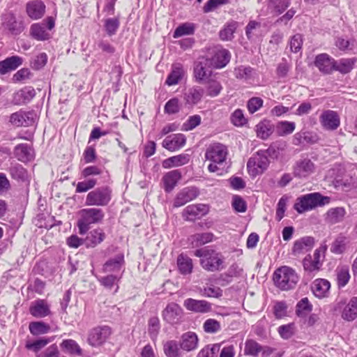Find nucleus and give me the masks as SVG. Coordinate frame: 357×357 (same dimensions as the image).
I'll use <instances>...</instances> for the list:
<instances>
[{"label":"nucleus","mask_w":357,"mask_h":357,"mask_svg":"<svg viewBox=\"0 0 357 357\" xmlns=\"http://www.w3.org/2000/svg\"><path fill=\"white\" fill-rule=\"evenodd\" d=\"M227 155V149L225 145L220 143L211 144L205 153L206 160L211 162L208 166V171L218 172V174H222L226 171L229 167Z\"/></svg>","instance_id":"nucleus-1"},{"label":"nucleus","mask_w":357,"mask_h":357,"mask_svg":"<svg viewBox=\"0 0 357 357\" xmlns=\"http://www.w3.org/2000/svg\"><path fill=\"white\" fill-rule=\"evenodd\" d=\"M195 255L200 258L202 267L207 271H218L225 268L224 257L220 252L205 247L195 251Z\"/></svg>","instance_id":"nucleus-2"},{"label":"nucleus","mask_w":357,"mask_h":357,"mask_svg":"<svg viewBox=\"0 0 357 357\" xmlns=\"http://www.w3.org/2000/svg\"><path fill=\"white\" fill-rule=\"evenodd\" d=\"M299 278L296 271L287 266L277 268L273 276L274 284L282 291H288L294 289Z\"/></svg>","instance_id":"nucleus-3"},{"label":"nucleus","mask_w":357,"mask_h":357,"mask_svg":"<svg viewBox=\"0 0 357 357\" xmlns=\"http://www.w3.org/2000/svg\"><path fill=\"white\" fill-rule=\"evenodd\" d=\"M104 216V211L99 208H87L80 210L77 220L79 234H86L90 229V225L101 222Z\"/></svg>","instance_id":"nucleus-4"},{"label":"nucleus","mask_w":357,"mask_h":357,"mask_svg":"<svg viewBox=\"0 0 357 357\" xmlns=\"http://www.w3.org/2000/svg\"><path fill=\"white\" fill-rule=\"evenodd\" d=\"M330 202L329 197L322 196L319 192H313L298 198L297 202L294 204V208L298 213H302L317 206L328 204Z\"/></svg>","instance_id":"nucleus-5"},{"label":"nucleus","mask_w":357,"mask_h":357,"mask_svg":"<svg viewBox=\"0 0 357 357\" xmlns=\"http://www.w3.org/2000/svg\"><path fill=\"white\" fill-rule=\"evenodd\" d=\"M112 190L109 186L105 185L90 191L85 200L86 206H106L112 200Z\"/></svg>","instance_id":"nucleus-6"},{"label":"nucleus","mask_w":357,"mask_h":357,"mask_svg":"<svg viewBox=\"0 0 357 357\" xmlns=\"http://www.w3.org/2000/svg\"><path fill=\"white\" fill-rule=\"evenodd\" d=\"M269 163V160L265 152L260 150L249 159L247 162V169L251 176L255 177L262 174L267 169Z\"/></svg>","instance_id":"nucleus-7"},{"label":"nucleus","mask_w":357,"mask_h":357,"mask_svg":"<svg viewBox=\"0 0 357 357\" xmlns=\"http://www.w3.org/2000/svg\"><path fill=\"white\" fill-rule=\"evenodd\" d=\"M335 312H342V318L347 321H352L357 318V297H352L346 303L344 301L337 302L334 306Z\"/></svg>","instance_id":"nucleus-8"},{"label":"nucleus","mask_w":357,"mask_h":357,"mask_svg":"<svg viewBox=\"0 0 357 357\" xmlns=\"http://www.w3.org/2000/svg\"><path fill=\"white\" fill-rule=\"evenodd\" d=\"M205 59L208 60L209 66H211L212 68H222L229 61L230 54L225 49L215 47L211 50Z\"/></svg>","instance_id":"nucleus-9"},{"label":"nucleus","mask_w":357,"mask_h":357,"mask_svg":"<svg viewBox=\"0 0 357 357\" xmlns=\"http://www.w3.org/2000/svg\"><path fill=\"white\" fill-rule=\"evenodd\" d=\"M315 165L307 158H301L292 167V174L295 178L305 179L314 172Z\"/></svg>","instance_id":"nucleus-10"},{"label":"nucleus","mask_w":357,"mask_h":357,"mask_svg":"<svg viewBox=\"0 0 357 357\" xmlns=\"http://www.w3.org/2000/svg\"><path fill=\"white\" fill-rule=\"evenodd\" d=\"M322 128L327 131H334L340 126V117L336 111L323 110L319 117Z\"/></svg>","instance_id":"nucleus-11"},{"label":"nucleus","mask_w":357,"mask_h":357,"mask_svg":"<svg viewBox=\"0 0 357 357\" xmlns=\"http://www.w3.org/2000/svg\"><path fill=\"white\" fill-rule=\"evenodd\" d=\"M111 333V328L107 326L95 327L89 332L87 342L92 347L100 346L108 339Z\"/></svg>","instance_id":"nucleus-12"},{"label":"nucleus","mask_w":357,"mask_h":357,"mask_svg":"<svg viewBox=\"0 0 357 357\" xmlns=\"http://www.w3.org/2000/svg\"><path fill=\"white\" fill-rule=\"evenodd\" d=\"M37 119L36 114L33 111L25 112L20 110L12 114L10 116V122L12 125L20 126H32Z\"/></svg>","instance_id":"nucleus-13"},{"label":"nucleus","mask_w":357,"mask_h":357,"mask_svg":"<svg viewBox=\"0 0 357 357\" xmlns=\"http://www.w3.org/2000/svg\"><path fill=\"white\" fill-rule=\"evenodd\" d=\"M208 205L204 204H190L182 212V216L186 221H195L208 213Z\"/></svg>","instance_id":"nucleus-14"},{"label":"nucleus","mask_w":357,"mask_h":357,"mask_svg":"<svg viewBox=\"0 0 357 357\" xmlns=\"http://www.w3.org/2000/svg\"><path fill=\"white\" fill-rule=\"evenodd\" d=\"M199 195V190L197 188L194 186L185 187L176 194L174 200L173 206L174 208L182 206L188 202L196 199Z\"/></svg>","instance_id":"nucleus-15"},{"label":"nucleus","mask_w":357,"mask_h":357,"mask_svg":"<svg viewBox=\"0 0 357 357\" xmlns=\"http://www.w3.org/2000/svg\"><path fill=\"white\" fill-rule=\"evenodd\" d=\"M162 317L170 324H178L182 319L183 310L178 304L171 303L162 311Z\"/></svg>","instance_id":"nucleus-16"},{"label":"nucleus","mask_w":357,"mask_h":357,"mask_svg":"<svg viewBox=\"0 0 357 357\" xmlns=\"http://www.w3.org/2000/svg\"><path fill=\"white\" fill-rule=\"evenodd\" d=\"M211 66L204 57L196 62L194 67V76L199 82H206L211 76Z\"/></svg>","instance_id":"nucleus-17"},{"label":"nucleus","mask_w":357,"mask_h":357,"mask_svg":"<svg viewBox=\"0 0 357 357\" xmlns=\"http://www.w3.org/2000/svg\"><path fill=\"white\" fill-rule=\"evenodd\" d=\"M184 307L196 313H207L212 310L211 304L205 300L187 298L183 302Z\"/></svg>","instance_id":"nucleus-18"},{"label":"nucleus","mask_w":357,"mask_h":357,"mask_svg":"<svg viewBox=\"0 0 357 357\" xmlns=\"http://www.w3.org/2000/svg\"><path fill=\"white\" fill-rule=\"evenodd\" d=\"M46 6L40 0L29 1L26 4V12L27 15L33 20L42 18L45 13Z\"/></svg>","instance_id":"nucleus-19"},{"label":"nucleus","mask_w":357,"mask_h":357,"mask_svg":"<svg viewBox=\"0 0 357 357\" xmlns=\"http://www.w3.org/2000/svg\"><path fill=\"white\" fill-rule=\"evenodd\" d=\"M186 142L183 134L177 133L169 135L162 141V146L169 151H176L182 148Z\"/></svg>","instance_id":"nucleus-20"},{"label":"nucleus","mask_w":357,"mask_h":357,"mask_svg":"<svg viewBox=\"0 0 357 357\" xmlns=\"http://www.w3.org/2000/svg\"><path fill=\"white\" fill-rule=\"evenodd\" d=\"M287 143L283 140H278L273 142L269 147L264 151L267 157L273 160L282 159L286 154Z\"/></svg>","instance_id":"nucleus-21"},{"label":"nucleus","mask_w":357,"mask_h":357,"mask_svg":"<svg viewBox=\"0 0 357 357\" xmlns=\"http://www.w3.org/2000/svg\"><path fill=\"white\" fill-rule=\"evenodd\" d=\"M347 214L346 209L342 206L329 208L324 215V221L328 225H335L342 222Z\"/></svg>","instance_id":"nucleus-22"},{"label":"nucleus","mask_w":357,"mask_h":357,"mask_svg":"<svg viewBox=\"0 0 357 357\" xmlns=\"http://www.w3.org/2000/svg\"><path fill=\"white\" fill-rule=\"evenodd\" d=\"M30 314L36 318H43L50 314V305L47 301L38 299L33 302L29 307Z\"/></svg>","instance_id":"nucleus-23"},{"label":"nucleus","mask_w":357,"mask_h":357,"mask_svg":"<svg viewBox=\"0 0 357 357\" xmlns=\"http://www.w3.org/2000/svg\"><path fill=\"white\" fill-rule=\"evenodd\" d=\"M15 158L22 162L31 161L34 158V150L31 145L27 144H20L14 149Z\"/></svg>","instance_id":"nucleus-24"},{"label":"nucleus","mask_w":357,"mask_h":357,"mask_svg":"<svg viewBox=\"0 0 357 357\" xmlns=\"http://www.w3.org/2000/svg\"><path fill=\"white\" fill-rule=\"evenodd\" d=\"M330 288V282L322 278L316 279L311 286L313 294L319 298L327 297L329 294Z\"/></svg>","instance_id":"nucleus-25"},{"label":"nucleus","mask_w":357,"mask_h":357,"mask_svg":"<svg viewBox=\"0 0 357 357\" xmlns=\"http://www.w3.org/2000/svg\"><path fill=\"white\" fill-rule=\"evenodd\" d=\"M198 341L197 334L194 332L188 331L181 335L180 347L183 351H191L197 348Z\"/></svg>","instance_id":"nucleus-26"},{"label":"nucleus","mask_w":357,"mask_h":357,"mask_svg":"<svg viewBox=\"0 0 357 357\" xmlns=\"http://www.w3.org/2000/svg\"><path fill=\"white\" fill-rule=\"evenodd\" d=\"M3 24L13 35L15 36L20 34L24 29L23 20H17L12 13L6 15Z\"/></svg>","instance_id":"nucleus-27"},{"label":"nucleus","mask_w":357,"mask_h":357,"mask_svg":"<svg viewBox=\"0 0 357 357\" xmlns=\"http://www.w3.org/2000/svg\"><path fill=\"white\" fill-rule=\"evenodd\" d=\"M314 65L321 72L329 74L334 70V59L327 54H320L316 56Z\"/></svg>","instance_id":"nucleus-28"},{"label":"nucleus","mask_w":357,"mask_h":357,"mask_svg":"<svg viewBox=\"0 0 357 357\" xmlns=\"http://www.w3.org/2000/svg\"><path fill=\"white\" fill-rule=\"evenodd\" d=\"M275 126L271 121L263 119L255 126V132L257 137L261 139H267L274 132Z\"/></svg>","instance_id":"nucleus-29"},{"label":"nucleus","mask_w":357,"mask_h":357,"mask_svg":"<svg viewBox=\"0 0 357 357\" xmlns=\"http://www.w3.org/2000/svg\"><path fill=\"white\" fill-rule=\"evenodd\" d=\"M105 236L102 229L96 228L87 233L84 243L87 248H95L105 240Z\"/></svg>","instance_id":"nucleus-30"},{"label":"nucleus","mask_w":357,"mask_h":357,"mask_svg":"<svg viewBox=\"0 0 357 357\" xmlns=\"http://www.w3.org/2000/svg\"><path fill=\"white\" fill-rule=\"evenodd\" d=\"M314 244V238L305 236L294 242L292 248L294 255H299L310 250Z\"/></svg>","instance_id":"nucleus-31"},{"label":"nucleus","mask_w":357,"mask_h":357,"mask_svg":"<svg viewBox=\"0 0 357 357\" xmlns=\"http://www.w3.org/2000/svg\"><path fill=\"white\" fill-rule=\"evenodd\" d=\"M204 90L200 86H194L190 88L184 93V100L185 104L188 105H195L199 102L204 96Z\"/></svg>","instance_id":"nucleus-32"},{"label":"nucleus","mask_w":357,"mask_h":357,"mask_svg":"<svg viewBox=\"0 0 357 357\" xmlns=\"http://www.w3.org/2000/svg\"><path fill=\"white\" fill-rule=\"evenodd\" d=\"M22 59L18 56H12L0 61V74L5 75L17 68L22 63Z\"/></svg>","instance_id":"nucleus-33"},{"label":"nucleus","mask_w":357,"mask_h":357,"mask_svg":"<svg viewBox=\"0 0 357 357\" xmlns=\"http://www.w3.org/2000/svg\"><path fill=\"white\" fill-rule=\"evenodd\" d=\"M181 178V173L178 169L167 172L162 178L165 191L166 192L172 191Z\"/></svg>","instance_id":"nucleus-34"},{"label":"nucleus","mask_w":357,"mask_h":357,"mask_svg":"<svg viewBox=\"0 0 357 357\" xmlns=\"http://www.w3.org/2000/svg\"><path fill=\"white\" fill-rule=\"evenodd\" d=\"M185 75V70L181 63H174L165 83L168 86L177 84Z\"/></svg>","instance_id":"nucleus-35"},{"label":"nucleus","mask_w":357,"mask_h":357,"mask_svg":"<svg viewBox=\"0 0 357 357\" xmlns=\"http://www.w3.org/2000/svg\"><path fill=\"white\" fill-rule=\"evenodd\" d=\"M36 95L32 87H25L14 94L13 102L16 105H22L29 102Z\"/></svg>","instance_id":"nucleus-36"},{"label":"nucleus","mask_w":357,"mask_h":357,"mask_svg":"<svg viewBox=\"0 0 357 357\" xmlns=\"http://www.w3.org/2000/svg\"><path fill=\"white\" fill-rule=\"evenodd\" d=\"M176 264L178 270L181 275H190L192 272V260L186 255L183 253L179 255L177 257Z\"/></svg>","instance_id":"nucleus-37"},{"label":"nucleus","mask_w":357,"mask_h":357,"mask_svg":"<svg viewBox=\"0 0 357 357\" xmlns=\"http://www.w3.org/2000/svg\"><path fill=\"white\" fill-rule=\"evenodd\" d=\"M189 160V155L182 153L164 160L162 161V167L165 169H169L174 167H180L186 165Z\"/></svg>","instance_id":"nucleus-38"},{"label":"nucleus","mask_w":357,"mask_h":357,"mask_svg":"<svg viewBox=\"0 0 357 357\" xmlns=\"http://www.w3.org/2000/svg\"><path fill=\"white\" fill-rule=\"evenodd\" d=\"M31 36L37 40H46L50 38V33L45 29V24L36 23L30 27Z\"/></svg>","instance_id":"nucleus-39"},{"label":"nucleus","mask_w":357,"mask_h":357,"mask_svg":"<svg viewBox=\"0 0 357 357\" xmlns=\"http://www.w3.org/2000/svg\"><path fill=\"white\" fill-rule=\"evenodd\" d=\"M181 349L176 340H168L163 344V351L167 357H182Z\"/></svg>","instance_id":"nucleus-40"},{"label":"nucleus","mask_w":357,"mask_h":357,"mask_svg":"<svg viewBox=\"0 0 357 357\" xmlns=\"http://www.w3.org/2000/svg\"><path fill=\"white\" fill-rule=\"evenodd\" d=\"M124 263V256L123 254H119L113 259H111L105 262L103 266V271L105 272H116L121 269L122 265Z\"/></svg>","instance_id":"nucleus-41"},{"label":"nucleus","mask_w":357,"mask_h":357,"mask_svg":"<svg viewBox=\"0 0 357 357\" xmlns=\"http://www.w3.org/2000/svg\"><path fill=\"white\" fill-rule=\"evenodd\" d=\"M356 62V58L342 59L339 61L334 60V70L346 74L349 73Z\"/></svg>","instance_id":"nucleus-42"},{"label":"nucleus","mask_w":357,"mask_h":357,"mask_svg":"<svg viewBox=\"0 0 357 357\" xmlns=\"http://www.w3.org/2000/svg\"><path fill=\"white\" fill-rule=\"evenodd\" d=\"M62 350L71 355L81 356L82 350L79 344L74 340H64L60 344Z\"/></svg>","instance_id":"nucleus-43"},{"label":"nucleus","mask_w":357,"mask_h":357,"mask_svg":"<svg viewBox=\"0 0 357 357\" xmlns=\"http://www.w3.org/2000/svg\"><path fill=\"white\" fill-rule=\"evenodd\" d=\"M9 172L13 179L21 181L28 180L29 176L27 171L18 163L11 164L9 168Z\"/></svg>","instance_id":"nucleus-44"},{"label":"nucleus","mask_w":357,"mask_h":357,"mask_svg":"<svg viewBox=\"0 0 357 357\" xmlns=\"http://www.w3.org/2000/svg\"><path fill=\"white\" fill-rule=\"evenodd\" d=\"M160 331V322L158 317L153 316L148 321V333L152 341L157 340Z\"/></svg>","instance_id":"nucleus-45"},{"label":"nucleus","mask_w":357,"mask_h":357,"mask_svg":"<svg viewBox=\"0 0 357 357\" xmlns=\"http://www.w3.org/2000/svg\"><path fill=\"white\" fill-rule=\"evenodd\" d=\"M195 24L190 22H185L180 24L173 33L174 38H178L184 36L192 35L195 33Z\"/></svg>","instance_id":"nucleus-46"},{"label":"nucleus","mask_w":357,"mask_h":357,"mask_svg":"<svg viewBox=\"0 0 357 357\" xmlns=\"http://www.w3.org/2000/svg\"><path fill=\"white\" fill-rule=\"evenodd\" d=\"M30 333L35 336L47 333L50 331L49 324L43 321H33L29 325Z\"/></svg>","instance_id":"nucleus-47"},{"label":"nucleus","mask_w":357,"mask_h":357,"mask_svg":"<svg viewBox=\"0 0 357 357\" xmlns=\"http://www.w3.org/2000/svg\"><path fill=\"white\" fill-rule=\"evenodd\" d=\"M238 23L234 21L229 22L220 31V38L222 40H231L234 37V33L236 30Z\"/></svg>","instance_id":"nucleus-48"},{"label":"nucleus","mask_w":357,"mask_h":357,"mask_svg":"<svg viewBox=\"0 0 357 357\" xmlns=\"http://www.w3.org/2000/svg\"><path fill=\"white\" fill-rule=\"evenodd\" d=\"M347 237L342 234H339L331 247V251L334 254H342L346 249Z\"/></svg>","instance_id":"nucleus-49"},{"label":"nucleus","mask_w":357,"mask_h":357,"mask_svg":"<svg viewBox=\"0 0 357 357\" xmlns=\"http://www.w3.org/2000/svg\"><path fill=\"white\" fill-rule=\"evenodd\" d=\"M52 340L50 337H41L33 342L27 341L26 342L25 347L28 350L38 352L52 342Z\"/></svg>","instance_id":"nucleus-50"},{"label":"nucleus","mask_w":357,"mask_h":357,"mask_svg":"<svg viewBox=\"0 0 357 357\" xmlns=\"http://www.w3.org/2000/svg\"><path fill=\"white\" fill-rule=\"evenodd\" d=\"M296 128L294 122L290 121H280L277 123L275 129L279 136H285L292 133Z\"/></svg>","instance_id":"nucleus-51"},{"label":"nucleus","mask_w":357,"mask_h":357,"mask_svg":"<svg viewBox=\"0 0 357 357\" xmlns=\"http://www.w3.org/2000/svg\"><path fill=\"white\" fill-rule=\"evenodd\" d=\"M336 276L338 287H344L350 279L349 268L347 266L338 267L336 269Z\"/></svg>","instance_id":"nucleus-52"},{"label":"nucleus","mask_w":357,"mask_h":357,"mask_svg":"<svg viewBox=\"0 0 357 357\" xmlns=\"http://www.w3.org/2000/svg\"><path fill=\"white\" fill-rule=\"evenodd\" d=\"M312 310V305L310 304L307 298H303L296 305V313L298 317H304Z\"/></svg>","instance_id":"nucleus-53"},{"label":"nucleus","mask_w":357,"mask_h":357,"mask_svg":"<svg viewBox=\"0 0 357 357\" xmlns=\"http://www.w3.org/2000/svg\"><path fill=\"white\" fill-rule=\"evenodd\" d=\"M213 238V234L210 232L196 234L191 236L192 243L195 246L204 245L211 242Z\"/></svg>","instance_id":"nucleus-54"},{"label":"nucleus","mask_w":357,"mask_h":357,"mask_svg":"<svg viewBox=\"0 0 357 357\" xmlns=\"http://www.w3.org/2000/svg\"><path fill=\"white\" fill-rule=\"evenodd\" d=\"M290 4V0H270L268 8H273V11L277 15H280L282 13Z\"/></svg>","instance_id":"nucleus-55"},{"label":"nucleus","mask_w":357,"mask_h":357,"mask_svg":"<svg viewBox=\"0 0 357 357\" xmlns=\"http://www.w3.org/2000/svg\"><path fill=\"white\" fill-rule=\"evenodd\" d=\"M303 268L305 271L313 272L317 271L322 266V262H318L312 259V256L307 255L303 260Z\"/></svg>","instance_id":"nucleus-56"},{"label":"nucleus","mask_w":357,"mask_h":357,"mask_svg":"<svg viewBox=\"0 0 357 357\" xmlns=\"http://www.w3.org/2000/svg\"><path fill=\"white\" fill-rule=\"evenodd\" d=\"M97 185V179L94 178H89L83 181H79L76 185V192L82 193L93 189Z\"/></svg>","instance_id":"nucleus-57"},{"label":"nucleus","mask_w":357,"mask_h":357,"mask_svg":"<svg viewBox=\"0 0 357 357\" xmlns=\"http://www.w3.org/2000/svg\"><path fill=\"white\" fill-rule=\"evenodd\" d=\"M119 20L116 17L107 18L105 20L104 26L108 36H112L116 34L119 27Z\"/></svg>","instance_id":"nucleus-58"},{"label":"nucleus","mask_w":357,"mask_h":357,"mask_svg":"<svg viewBox=\"0 0 357 357\" xmlns=\"http://www.w3.org/2000/svg\"><path fill=\"white\" fill-rule=\"evenodd\" d=\"M220 345H208L203 348L198 354L197 357H217L220 351Z\"/></svg>","instance_id":"nucleus-59"},{"label":"nucleus","mask_w":357,"mask_h":357,"mask_svg":"<svg viewBox=\"0 0 357 357\" xmlns=\"http://www.w3.org/2000/svg\"><path fill=\"white\" fill-rule=\"evenodd\" d=\"M208 86L206 88L207 95L211 97L217 96L222 90V86L219 82L213 79L207 80Z\"/></svg>","instance_id":"nucleus-60"},{"label":"nucleus","mask_w":357,"mask_h":357,"mask_svg":"<svg viewBox=\"0 0 357 357\" xmlns=\"http://www.w3.org/2000/svg\"><path fill=\"white\" fill-rule=\"evenodd\" d=\"M204 331L207 333H216L221 329L219 321L214 319H206L203 324Z\"/></svg>","instance_id":"nucleus-61"},{"label":"nucleus","mask_w":357,"mask_h":357,"mask_svg":"<svg viewBox=\"0 0 357 357\" xmlns=\"http://www.w3.org/2000/svg\"><path fill=\"white\" fill-rule=\"evenodd\" d=\"M295 328L296 327L294 324L291 323L279 326L278 331L282 338L288 340L294 335Z\"/></svg>","instance_id":"nucleus-62"},{"label":"nucleus","mask_w":357,"mask_h":357,"mask_svg":"<svg viewBox=\"0 0 357 357\" xmlns=\"http://www.w3.org/2000/svg\"><path fill=\"white\" fill-rule=\"evenodd\" d=\"M102 172V167L97 165H91L84 168L81 172V175L83 178H89L91 176L101 174Z\"/></svg>","instance_id":"nucleus-63"},{"label":"nucleus","mask_w":357,"mask_h":357,"mask_svg":"<svg viewBox=\"0 0 357 357\" xmlns=\"http://www.w3.org/2000/svg\"><path fill=\"white\" fill-rule=\"evenodd\" d=\"M231 122L232 124L237 127H241L245 124V118L242 109H236L231 115Z\"/></svg>","instance_id":"nucleus-64"}]
</instances>
